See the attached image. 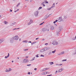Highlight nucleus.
Listing matches in <instances>:
<instances>
[{"instance_id": "nucleus-38", "label": "nucleus", "mask_w": 76, "mask_h": 76, "mask_svg": "<svg viewBox=\"0 0 76 76\" xmlns=\"http://www.w3.org/2000/svg\"><path fill=\"white\" fill-rule=\"evenodd\" d=\"M27 66H31V64H27Z\"/></svg>"}, {"instance_id": "nucleus-28", "label": "nucleus", "mask_w": 76, "mask_h": 76, "mask_svg": "<svg viewBox=\"0 0 76 76\" xmlns=\"http://www.w3.org/2000/svg\"><path fill=\"white\" fill-rule=\"evenodd\" d=\"M19 10V9H18L17 10L15 11L14 12H18V11Z\"/></svg>"}, {"instance_id": "nucleus-35", "label": "nucleus", "mask_w": 76, "mask_h": 76, "mask_svg": "<svg viewBox=\"0 0 76 76\" xmlns=\"http://www.w3.org/2000/svg\"><path fill=\"white\" fill-rule=\"evenodd\" d=\"M44 75H47V72H44Z\"/></svg>"}, {"instance_id": "nucleus-25", "label": "nucleus", "mask_w": 76, "mask_h": 76, "mask_svg": "<svg viewBox=\"0 0 76 76\" xmlns=\"http://www.w3.org/2000/svg\"><path fill=\"white\" fill-rule=\"evenodd\" d=\"M20 3H18V4L17 6H16V7H18V6H19L20 5Z\"/></svg>"}, {"instance_id": "nucleus-50", "label": "nucleus", "mask_w": 76, "mask_h": 76, "mask_svg": "<svg viewBox=\"0 0 76 76\" xmlns=\"http://www.w3.org/2000/svg\"><path fill=\"white\" fill-rule=\"evenodd\" d=\"M59 66H61L62 65V64H58Z\"/></svg>"}, {"instance_id": "nucleus-14", "label": "nucleus", "mask_w": 76, "mask_h": 76, "mask_svg": "<svg viewBox=\"0 0 76 76\" xmlns=\"http://www.w3.org/2000/svg\"><path fill=\"white\" fill-rule=\"evenodd\" d=\"M44 51V49H42L40 50V52L41 53H43Z\"/></svg>"}, {"instance_id": "nucleus-9", "label": "nucleus", "mask_w": 76, "mask_h": 76, "mask_svg": "<svg viewBox=\"0 0 76 76\" xmlns=\"http://www.w3.org/2000/svg\"><path fill=\"white\" fill-rule=\"evenodd\" d=\"M50 29H51V30H54V27L53 26H51Z\"/></svg>"}, {"instance_id": "nucleus-26", "label": "nucleus", "mask_w": 76, "mask_h": 76, "mask_svg": "<svg viewBox=\"0 0 76 76\" xmlns=\"http://www.w3.org/2000/svg\"><path fill=\"white\" fill-rule=\"evenodd\" d=\"M5 71L6 72H9V70H8V69H6Z\"/></svg>"}, {"instance_id": "nucleus-42", "label": "nucleus", "mask_w": 76, "mask_h": 76, "mask_svg": "<svg viewBox=\"0 0 76 76\" xmlns=\"http://www.w3.org/2000/svg\"><path fill=\"white\" fill-rule=\"evenodd\" d=\"M45 1L42 2V3L41 4H44V3H45Z\"/></svg>"}, {"instance_id": "nucleus-39", "label": "nucleus", "mask_w": 76, "mask_h": 76, "mask_svg": "<svg viewBox=\"0 0 76 76\" xmlns=\"http://www.w3.org/2000/svg\"><path fill=\"white\" fill-rule=\"evenodd\" d=\"M38 54H37V55H36V57H39V56H38Z\"/></svg>"}, {"instance_id": "nucleus-41", "label": "nucleus", "mask_w": 76, "mask_h": 76, "mask_svg": "<svg viewBox=\"0 0 76 76\" xmlns=\"http://www.w3.org/2000/svg\"><path fill=\"white\" fill-rule=\"evenodd\" d=\"M43 23H42L40 24L39 25H42V24H43Z\"/></svg>"}, {"instance_id": "nucleus-23", "label": "nucleus", "mask_w": 76, "mask_h": 76, "mask_svg": "<svg viewBox=\"0 0 76 76\" xmlns=\"http://www.w3.org/2000/svg\"><path fill=\"white\" fill-rule=\"evenodd\" d=\"M23 42H26V43H27V42H28V41L25 40L23 41Z\"/></svg>"}, {"instance_id": "nucleus-11", "label": "nucleus", "mask_w": 76, "mask_h": 76, "mask_svg": "<svg viewBox=\"0 0 76 76\" xmlns=\"http://www.w3.org/2000/svg\"><path fill=\"white\" fill-rule=\"evenodd\" d=\"M50 15H51V14H50L49 16H46L44 18V19H47V18H48L49 16H50Z\"/></svg>"}, {"instance_id": "nucleus-8", "label": "nucleus", "mask_w": 76, "mask_h": 76, "mask_svg": "<svg viewBox=\"0 0 76 76\" xmlns=\"http://www.w3.org/2000/svg\"><path fill=\"white\" fill-rule=\"evenodd\" d=\"M30 22H29V23L28 24V25H30V24H31V23H32V20L31 19H30Z\"/></svg>"}, {"instance_id": "nucleus-17", "label": "nucleus", "mask_w": 76, "mask_h": 76, "mask_svg": "<svg viewBox=\"0 0 76 76\" xmlns=\"http://www.w3.org/2000/svg\"><path fill=\"white\" fill-rule=\"evenodd\" d=\"M49 64H50V65H52V64H54V62H50Z\"/></svg>"}, {"instance_id": "nucleus-45", "label": "nucleus", "mask_w": 76, "mask_h": 76, "mask_svg": "<svg viewBox=\"0 0 76 76\" xmlns=\"http://www.w3.org/2000/svg\"><path fill=\"white\" fill-rule=\"evenodd\" d=\"M40 56L41 57H44V56L43 55H41Z\"/></svg>"}, {"instance_id": "nucleus-33", "label": "nucleus", "mask_w": 76, "mask_h": 76, "mask_svg": "<svg viewBox=\"0 0 76 76\" xmlns=\"http://www.w3.org/2000/svg\"><path fill=\"white\" fill-rule=\"evenodd\" d=\"M36 42H34L32 43H31V45H32L33 44H35V43H36Z\"/></svg>"}, {"instance_id": "nucleus-56", "label": "nucleus", "mask_w": 76, "mask_h": 76, "mask_svg": "<svg viewBox=\"0 0 76 76\" xmlns=\"http://www.w3.org/2000/svg\"><path fill=\"white\" fill-rule=\"evenodd\" d=\"M55 21L56 22H57V21H58V20H56Z\"/></svg>"}, {"instance_id": "nucleus-43", "label": "nucleus", "mask_w": 76, "mask_h": 76, "mask_svg": "<svg viewBox=\"0 0 76 76\" xmlns=\"http://www.w3.org/2000/svg\"><path fill=\"white\" fill-rule=\"evenodd\" d=\"M16 22H14L13 23H12V25H13V24H16Z\"/></svg>"}, {"instance_id": "nucleus-60", "label": "nucleus", "mask_w": 76, "mask_h": 76, "mask_svg": "<svg viewBox=\"0 0 76 76\" xmlns=\"http://www.w3.org/2000/svg\"><path fill=\"white\" fill-rule=\"evenodd\" d=\"M10 12H12V10H10Z\"/></svg>"}, {"instance_id": "nucleus-63", "label": "nucleus", "mask_w": 76, "mask_h": 76, "mask_svg": "<svg viewBox=\"0 0 76 76\" xmlns=\"http://www.w3.org/2000/svg\"><path fill=\"white\" fill-rule=\"evenodd\" d=\"M42 75H44V72H42Z\"/></svg>"}, {"instance_id": "nucleus-31", "label": "nucleus", "mask_w": 76, "mask_h": 76, "mask_svg": "<svg viewBox=\"0 0 76 76\" xmlns=\"http://www.w3.org/2000/svg\"><path fill=\"white\" fill-rule=\"evenodd\" d=\"M8 70H9V72H10V71H11L12 70V69H11V68H9Z\"/></svg>"}, {"instance_id": "nucleus-58", "label": "nucleus", "mask_w": 76, "mask_h": 76, "mask_svg": "<svg viewBox=\"0 0 76 76\" xmlns=\"http://www.w3.org/2000/svg\"><path fill=\"white\" fill-rule=\"evenodd\" d=\"M1 40L0 39V44H1Z\"/></svg>"}, {"instance_id": "nucleus-54", "label": "nucleus", "mask_w": 76, "mask_h": 76, "mask_svg": "<svg viewBox=\"0 0 76 76\" xmlns=\"http://www.w3.org/2000/svg\"><path fill=\"white\" fill-rule=\"evenodd\" d=\"M52 76V75H47V76Z\"/></svg>"}, {"instance_id": "nucleus-51", "label": "nucleus", "mask_w": 76, "mask_h": 76, "mask_svg": "<svg viewBox=\"0 0 76 76\" xmlns=\"http://www.w3.org/2000/svg\"><path fill=\"white\" fill-rule=\"evenodd\" d=\"M45 45H48V43H45Z\"/></svg>"}, {"instance_id": "nucleus-30", "label": "nucleus", "mask_w": 76, "mask_h": 76, "mask_svg": "<svg viewBox=\"0 0 76 76\" xmlns=\"http://www.w3.org/2000/svg\"><path fill=\"white\" fill-rule=\"evenodd\" d=\"M64 54V52L63 51L61 53V54Z\"/></svg>"}, {"instance_id": "nucleus-34", "label": "nucleus", "mask_w": 76, "mask_h": 76, "mask_svg": "<svg viewBox=\"0 0 76 76\" xmlns=\"http://www.w3.org/2000/svg\"><path fill=\"white\" fill-rule=\"evenodd\" d=\"M48 54V55H51V52H49Z\"/></svg>"}, {"instance_id": "nucleus-47", "label": "nucleus", "mask_w": 76, "mask_h": 76, "mask_svg": "<svg viewBox=\"0 0 76 76\" xmlns=\"http://www.w3.org/2000/svg\"><path fill=\"white\" fill-rule=\"evenodd\" d=\"M34 70H37V68H35L34 69Z\"/></svg>"}, {"instance_id": "nucleus-55", "label": "nucleus", "mask_w": 76, "mask_h": 76, "mask_svg": "<svg viewBox=\"0 0 76 76\" xmlns=\"http://www.w3.org/2000/svg\"><path fill=\"white\" fill-rule=\"evenodd\" d=\"M39 39V38H36V40H37V39Z\"/></svg>"}, {"instance_id": "nucleus-15", "label": "nucleus", "mask_w": 76, "mask_h": 76, "mask_svg": "<svg viewBox=\"0 0 76 76\" xmlns=\"http://www.w3.org/2000/svg\"><path fill=\"white\" fill-rule=\"evenodd\" d=\"M4 23H5V24L6 25H7L8 23V22L7 21H4Z\"/></svg>"}, {"instance_id": "nucleus-29", "label": "nucleus", "mask_w": 76, "mask_h": 76, "mask_svg": "<svg viewBox=\"0 0 76 76\" xmlns=\"http://www.w3.org/2000/svg\"><path fill=\"white\" fill-rule=\"evenodd\" d=\"M64 19H67V17H66V16H64Z\"/></svg>"}, {"instance_id": "nucleus-32", "label": "nucleus", "mask_w": 76, "mask_h": 76, "mask_svg": "<svg viewBox=\"0 0 76 76\" xmlns=\"http://www.w3.org/2000/svg\"><path fill=\"white\" fill-rule=\"evenodd\" d=\"M42 8V7H40L38 8V10H40V9H41Z\"/></svg>"}, {"instance_id": "nucleus-61", "label": "nucleus", "mask_w": 76, "mask_h": 76, "mask_svg": "<svg viewBox=\"0 0 76 76\" xmlns=\"http://www.w3.org/2000/svg\"><path fill=\"white\" fill-rule=\"evenodd\" d=\"M29 42V43H31V42H31V41H30L29 42Z\"/></svg>"}, {"instance_id": "nucleus-48", "label": "nucleus", "mask_w": 76, "mask_h": 76, "mask_svg": "<svg viewBox=\"0 0 76 76\" xmlns=\"http://www.w3.org/2000/svg\"><path fill=\"white\" fill-rule=\"evenodd\" d=\"M46 69V70H48V68H45Z\"/></svg>"}, {"instance_id": "nucleus-21", "label": "nucleus", "mask_w": 76, "mask_h": 76, "mask_svg": "<svg viewBox=\"0 0 76 76\" xmlns=\"http://www.w3.org/2000/svg\"><path fill=\"white\" fill-rule=\"evenodd\" d=\"M44 51H46L47 50V48H45L44 49Z\"/></svg>"}, {"instance_id": "nucleus-40", "label": "nucleus", "mask_w": 76, "mask_h": 76, "mask_svg": "<svg viewBox=\"0 0 76 76\" xmlns=\"http://www.w3.org/2000/svg\"><path fill=\"white\" fill-rule=\"evenodd\" d=\"M45 3H48V2L46 1V0H45Z\"/></svg>"}, {"instance_id": "nucleus-5", "label": "nucleus", "mask_w": 76, "mask_h": 76, "mask_svg": "<svg viewBox=\"0 0 76 76\" xmlns=\"http://www.w3.org/2000/svg\"><path fill=\"white\" fill-rule=\"evenodd\" d=\"M58 22H61L63 21V19H62V17H59L58 19Z\"/></svg>"}, {"instance_id": "nucleus-13", "label": "nucleus", "mask_w": 76, "mask_h": 76, "mask_svg": "<svg viewBox=\"0 0 76 76\" xmlns=\"http://www.w3.org/2000/svg\"><path fill=\"white\" fill-rule=\"evenodd\" d=\"M0 40H1V42H4V39H1Z\"/></svg>"}, {"instance_id": "nucleus-37", "label": "nucleus", "mask_w": 76, "mask_h": 76, "mask_svg": "<svg viewBox=\"0 0 76 76\" xmlns=\"http://www.w3.org/2000/svg\"><path fill=\"white\" fill-rule=\"evenodd\" d=\"M72 39L73 40H75V39H76V38L75 37H74L73 38H72Z\"/></svg>"}, {"instance_id": "nucleus-7", "label": "nucleus", "mask_w": 76, "mask_h": 76, "mask_svg": "<svg viewBox=\"0 0 76 76\" xmlns=\"http://www.w3.org/2000/svg\"><path fill=\"white\" fill-rule=\"evenodd\" d=\"M28 60H27L26 59H24L23 61V63H28Z\"/></svg>"}, {"instance_id": "nucleus-24", "label": "nucleus", "mask_w": 76, "mask_h": 76, "mask_svg": "<svg viewBox=\"0 0 76 76\" xmlns=\"http://www.w3.org/2000/svg\"><path fill=\"white\" fill-rule=\"evenodd\" d=\"M28 49H23V51H28Z\"/></svg>"}, {"instance_id": "nucleus-64", "label": "nucleus", "mask_w": 76, "mask_h": 76, "mask_svg": "<svg viewBox=\"0 0 76 76\" xmlns=\"http://www.w3.org/2000/svg\"><path fill=\"white\" fill-rule=\"evenodd\" d=\"M56 66H57V65L59 66V65H58V64H56Z\"/></svg>"}, {"instance_id": "nucleus-4", "label": "nucleus", "mask_w": 76, "mask_h": 76, "mask_svg": "<svg viewBox=\"0 0 76 76\" xmlns=\"http://www.w3.org/2000/svg\"><path fill=\"white\" fill-rule=\"evenodd\" d=\"M42 31L43 32H44L45 31H49V29L46 28H44L42 29Z\"/></svg>"}, {"instance_id": "nucleus-20", "label": "nucleus", "mask_w": 76, "mask_h": 76, "mask_svg": "<svg viewBox=\"0 0 76 76\" xmlns=\"http://www.w3.org/2000/svg\"><path fill=\"white\" fill-rule=\"evenodd\" d=\"M56 50H55L53 51L52 52V53H53V54H54L55 53V52H56Z\"/></svg>"}, {"instance_id": "nucleus-46", "label": "nucleus", "mask_w": 76, "mask_h": 76, "mask_svg": "<svg viewBox=\"0 0 76 76\" xmlns=\"http://www.w3.org/2000/svg\"><path fill=\"white\" fill-rule=\"evenodd\" d=\"M28 75H30L31 73H30V72H28Z\"/></svg>"}, {"instance_id": "nucleus-22", "label": "nucleus", "mask_w": 76, "mask_h": 76, "mask_svg": "<svg viewBox=\"0 0 76 76\" xmlns=\"http://www.w3.org/2000/svg\"><path fill=\"white\" fill-rule=\"evenodd\" d=\"M46 70L45 68L43 69V71H41V72H44Z\"/></svg>"}, {"instance_id": "nucleus-19", "label": "nucleus", "mask_w": 76, "mask_h": 76, "mask_svg": "<svg viewBox=\"0 0 76 76\" xmlns=\"http://www.w3.org/2000/svg\"><path fill=\"white\" fill-rule=\"evenodd\" d=\"M35 57H34L33 58H32L31 60H30V61H33V60H35Z\"/></svg>"}, {"instance_id": "nucleus-59", "label": "nucleus", "mask_w": 76, "mask_h": 76, "mask_svg": "<svg viewBox=\"0 0 76 76\" xmlns=\"http://www.w3.org/2000/svg\"><path fill=\"white\" fill-rule=\"evenodd\" d=\"M28 58V56H26V58Z\"/></svg>"}, {"instance_id": "nucleus-10", "label": "nucleus", "mask_w": 76, "mask_h": 76, "mask_svg": "<svg viewBox=\"0 0 76 76\" xmlns=\"http://www.w3.org/2000/svg\"><path fill=\"white\" fill-rule=\"evenodd\" d=\"M9 56H10V55L9 54V53H8V55L7 56H5V58H8V57H9Z\"/></svg>"}, {"instance_id": "nucleus-36", "label": "nucleus", "mask_w": 76, "mask_h": 76, "mask_svg": "<svg viewBox=\"0 0 76 76\" xmlns=\"http://www.w3.org/2000/svg\"><path fill=\"white\" fill-rule=\"evenodd\" d=\"M67 61L66 59H64L62 60V61Z\"/></svg>"}, {"instance_id": "nucleus-2", "label": "nucleus", "mask_w": 76, "mask_h": 76, "mask_svg": "<svg viewBox=\"0 0 76 76\" xmlns=\"http://www.w3.org/2000/svg\"><path fill=\"white\" fill-rule=\"evenodd\" d=\"M19 39V37H18V36H15L13 38V39L14 40H18V39Z\"/></svg>"}, {"instance_id": "nucleus-57", "label": "nucleus", "mask_w": 76, "mask_h": 76, "mask_svg": "<svg viewBox=\"0 0 76 76\" xmlns=\"http://www.w3.org/2000/svg\"><path fill=\"white\" fill-rule=\"evenodd\" d=\"M56 22L55 21H54V22H53V23H56Z\"/></svg>"}, {"instance_id": "nucleus-44", "label": "nucleus", "mask_w": 76, "mask_h": 76, "mask_svg": "<svg viewBox=\"0 0 76 76\" xmlns=\"http://www.w3.org/2000/svg\"><path fill=\"white\" fill-rule=\"evenodd\" d=\"M41 5H43V6H44V7H45V5L44 4H41Z\"/></svg>"}, {"instance_id": "nucleus-27", "label": "nucleus", "mask_w": 76, "mask_h": 76, "mask_svg": "<svg viewBox=\"0 0 76 76\" xmlns=\"http://www.w3.org/2000/svg\"><path fill=\"white\" fill-rule=\"evenodd\" d=\"M52 6H53V7H55V3H54L53 4Z\"/></svg>"}, {"instance_id": "nucleus-52", "label": "nucleus", "mask_w": 76, "mask_h": 76, "mask_svg": "<svg viewBox=\"0 0 76 76\" xmlns=\"http://www.w3.org/2000/svg\"><path fill=\"white\" fill-rule=\"evenodd\" d=\"M16 29H17V28H15L13 29V30H16Z\"/></svg>"}, {"instance_id": "nucleus-3", "label": "nucleus", "mask_w": 76, "mask_h": 76, "mask_svg": "<svg viewBox=\"0 0 76 76\" xmlns=\"http://www.w3.org/2000/svg\"><path fill=\"white\" fill-rule=\"evenodd\" d=\"M58 42H57L53 41V42L52 43V44L53 45H58Z\"/></svg>"}, {"instance_id": "nucleus-6", "label": "nucleus", "mask_w": 76, "mask_h": 76, "mask_svg": "<svg viewBox=\"0 0 76 76\" xmlns=\"http://www.w3.org/2000/svg\"><path fill=\"white\" fill-rule=\"evenodd\" d=\"M38 11H36L34 12V15L35 16H37L38 15Z\"/></svg>"}, {"instance_id": "nucleus-16", "label": "nucleus", "mask_w": 76, "mask_h": 76, "mask_svg": "<svg viewBox=\"0 0 76 76\" xmlns=\"http://www.w3.org/2000/svg\"><path fill=\"white\" fill-rule=\"evenodd\" d=\"M10 42L11 43H12L13 42V39H10Z\"/></svg>"}, {"instance_id": "nucleus-12", "label": "nucleus", "mask_w": 76, "mask_h": 76, "mask_svg": "<svg viewBox=\"0 0 76 76\" xmlns=\"http://www.w3.org/2000/svg\"><path fill=\"white\" fill-rule=\"evenodd\" d=\"M53 6H52L51 7L49 8H48L47 9V10H50V9H51L52 8H53Z\"/></svg>"}, {"instance_id": "nucleus-53", "label": "nucleus", "mask_w": 76, "mask_h": 76, "mask_svg": "<svg viewBox=\"0 0 76 76\" xmlns=\"http://www.w3.org/2000/svg\"><path fill=\"white\" fill-rule=\"evenodd\" d=\"M57 72H58V71H56L55 72V73H57Z\"/></svg>"}, {"instance_id": "nucleus-49", "label": "nucleus", "mask_w": 76, "mask_h": 76, "mask_svg": "<svg viewBox=\"0 0 76 76\" xmlns=\"http://www.w3.org/2000/svg\"><path fill=\"white\" fill-rule=\"evenodd\" d=\"M48 73H49V72H46V74H48Z\"/></svg>"}, {"instance_id": "nucleus-18", "label": "nucleus", "mask_w": 76, "mask_h": 76, "mask_svg": "<svg viewBox=\"0 0 76 76\" xmlns=\"http://www.w3.org/2000/svg\"><path fill=\"white\" fill-rule=\"evenodd\" d=\"M63 70V69H62V68L61 69H60L59 70L58 72H61Z\"/></svg>"}, {"instance_id": "nucleus-1", "label": "nucleus", "mask_w": 76, "mask_h": 76, "mask_svg": "<svg viewBox=\"0 0 76 76\" xmlns=\"http://www.w3.org/2000/svg\"><path fill=\"white\" fill-rule=\"evenodd\" d=\"M62 30V29H59V30L57 32V36H58L60 35V32Z\"/></svg>"}, {"instance_id": "nucleus-62", "label": "nucleus", "mask_w": 76, "mask_h": 76, "mask_svg": "<svg viewBox=\"0 0 76 76\" xmlns=\"http://www.w3.org/2000/svg\"><path fill=\"white\" fill-rule=\"evenodd\" d=\"M54 25H55V26H57V25L56 24H55Z\"/></svg>"}]
</instances>
